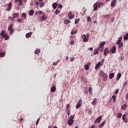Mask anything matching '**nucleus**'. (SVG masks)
<instances>
[{
  "mask_svg": "<svg viewBox=\"0 0 128 128\" xmlns=\"http://www.w3.org/2000/svg\"><path fill=\"white\" fill-rule=\"evenodd\" d=\"M88 38H90V35L88 34L86 36L84 34L82 36V38H83V42H88Z\"/></svg>",
  "mask_w": 128,
  "mask_h": 128,
  "instance_id": "nucleus-1",
  "label": "nucleus"
},
{
  "mask_svg": "<svg viewBox=\"0 0 128 128\" xmlns=\"http://www.w3.org/2000/svg\"><path fill=\"white\" fill-rule=\"evenodd\" d=\"M100 75L101 76H102L103 78H104V80H108V74L104 73V71L100 72Z\"/></svg>",
  "mask_w": 128,
  "mask_h": 128,
  "instance_id": "nucleus-2",
  "label": "nucleus"
},
{
  "mask_svg": "<svg viewBox=\"0 0 128 128\" xmlns=\"http://www.w3.org/2000/svg\"><path fill=\"white\" fill-rule=\"evenodd\" d=\"M116 46H112L110 50V52H112V54H116Z\"/></svg>",
  "mask_w": 128,
  "mask_h": 128,
  "instance_id": "nucleus-3",
  "label": "nucleus"
},
{
  "mask_svg": "<svg viewBox=\"0 0 128 128\" xmlns=\"http://www.w3.org/2000/svg\"><path fill=\"white\" fill-rule=\"evenodd\" d=\"M82 100H79L78 104L76 106V108H80L82 106Z\"/></svg>",
  "mask_w": 128,
  "mask_h": 128,
  "instance_id": "nucleus-4",
  "label": "nucleus"
},
{
  "mask_svg": "<svg viewBox=\"0 0 128 128\" xmlns=\"http://www.w3.org/2000/svg\"><path fill=\"white\" fill-rule=\"evenodd\" d=\"M100 120H102V116H100L98 118H97L95 120V124H99V122H100Z\"/></svg>",
  "mask_w": 128,
  "mask_h": 128,
  "instance_id": "nucleus-5",
  "label": "nucleus"
},
{
  "mask_svg": "<svg viewBox=\"0 0 128 128\" xmlns=\"http://www.w3.org/2000/svg\"><path fill=\"white\" fill-rule=\"evenodd\" d=\"M110 52V50H108V48H106L104 52V54L105 56H106L107 54H108Z\"/></svg>",
  "mask_w": 128,
  "mask_h": 128,
  "instance_id": "nucleus-6",
  "label": "nucleus"
},
{
  "mask_svg": "<svg viewBox=\"0 0 128 128\" xmlns=\"http://www.w3.org/2000/svg\"><path fill=\"white\" fill-rule=\"evenodd\" d=\"M116 0H112V2H111V8H114V6H116Z\"/></svg>",
  "mask_w": 128,
  "mask_h": 128,
  "instance_id": "nucleus-7",
  "label": "nucleus"
},
{
  "mask_svg": "<svg viewBox=\"0 0 128 128\" xmlns=\"http://www.w3.org/2000/svg\"><path fill=\"white\" fill-rule=\"evenodd\" d=\"M99 52H100V47H98L96 50H94V55L96 56V54H98Z\"/></svg>",
  "mask_w": 128,
  "mask_h": 128,
  "instance_id": "nucleus-8",
  "label": "nucleus"
},
{
  "mask_svg": "<svg viewBox=\"0 0 128 128\" xmlns=\"http://www.w3.org/2000/svg\"><path fill=\"white\" fill-rule=\"evenodd\" d=\"M106 44V42H101L100 44V48H104V45Z\"/></svg>",
  "mask_w": 128,
  "mask_h": 128,
  "instance_id": "nucleus-9",
  "label": "nucleus"
},
{
  "mask_svg": "<svg viewBox=\"0 0 128 128\" xmlns=\"http://www.w3.org/2000/svg\"><path fill=\"white\" fill-rule=\"evenodd\" d=\"M68 124H69V126H72V124H74V120L72 119H70L68 120Z\"/></svg>",
  "mask_w": 128,
  "mask_h": 128,
  "instance_id": "nucleus-10",
  "label": "nucleus"
},
{
  "mask_svg": "<svg viewBox=\"0 0 128 128\" xmlns=\"http://www.w3.org/2000/svg\"><path fill=\"white\" fill-rule=\"evenodd\" d=\"M100 64H102V62H98L96 66V70H98V68H100Z\"/></svg>",
  "mask_w": 128,
  "mask_h": 128,
  "instance_id": "nucleus-11",
  "label": "nucleus"
},
{
  "mask_svg": "<svg viewBox=\"0 0 128 128\" xmlns=\"http://www.w3.org/2000/svg\"><path fill=\"white\" fill-rule=\"evenodd\" d=\"M6 34V31L4 30H2L0 33V36L2 38L5 36Z\"/></svg>",
  "mask_w": 128,
  "mask_h": 128,
  "instance_id": "nucleus-12",
  "label": "nucleus"
},
{
  "mask_svg": "<svg viewBox=\"0 0 128 128\" xmlns=\"http://www.w3.org/2000/svg\"><path fill=\"white\" fill-rule=\"evenodd\" d=\"M32 32L27 33L26 35V38H30L32 36Z\"/></svg>",
  "mask_w": 128,
  "mask_h": 128,
  "instance_id": "nucleus-13",
  "label": "nucleus"
},
{
  "mask_svg": "<svg viewBox=\"0 0 128 128\" xmlns=\"http://www.w3.org/2000/svg\"><path fill=\"white\" fill-rule=\"evenodd\" d=\"M12 10V4L10 3L8 5V8L6 9L7 12H10Z\"/></svg>",
  "mask_w": 128,
  "mask_h": 128,
  "instance_id": "nucleus-14",
  "label": "nucleus"
},
{
  "mask_svg": "<svg viewBox=\"0 0 128 128\" xmlns=\"http://www.w3.org/2000/svg\"><path fill=\"white\" fill-rule=\"evenodd\" d=\"M114 73H110L109 74V78H110V80H112V78H114Z\"/></svg>",
  "mask_w": 128,
  "mask_h": 128,
  "instance_id": "nucleus-15",
  "label": "nucleus"
},
{
  "mask_svg": "<svg viewBox=\"0 0 128 128\" xmlns=\"http://www.w3.org/2000/svg\"><path fill=\"white\" fill-rule=\"evenodd\" d=\"M34 14V10H31L29 11V16H33Z\"/></svg>",
  "mask_w": 128,
  "mask_h": 128,
  "instance_id": "nucleus-16",
  "label": "nucleus"
},
{
  "mask_svg": "<svg viewBox=\"0 0 128 128\" xmlns=\"http://www.w3.org/2000/svg\"><path fill=\"white\" fill-rule=\"evenodd\" d=\"M52 6L54 10H56V8H58V4H56V2H54L52 4Z\"/></svg>",
  "mask_w": 128,
  "mask_h": 128,
  "instance_id": "nucleus-17",
  "label": "nucleus"
},
{
  "mask_svg": "<svg viewBox=\"0 0 128 128\" xmlns=\"http://www.w3.org/2000/svg\"><path fill=\"white\" fill-rule=\"evenodd\" d=\"M122 36L119 38V39L116 42V44H118L122 43Z\"/></svg>",
  "mask_w": 128,
  "mask_h": 128,
  "instance_id": "nucleus-18",
  "label": "nucleus"
},
{
  "mask_svg": "<svg viewBox=\"0 0 128 128\" xmlns=\"http://www.w3.org/2000/svg\"><path fill=\"white\" fill-rule=\"evenodd\" d=\"M20 16V14H18V13L16 12L14 14H12V16L14 18H18V16Z\"/></svg>",
  "mask_w": 128,
  "mask_h": 128,
  "instance_id": "nucleus-19",
  "label": "nucleus"
},
{
  "mask_svg": "<svg viewBox=\"0 0 128 128\" xmlns=\"http://www.w3.org/2000/svg\"><path fill=\"white\" fill-rule=\"evenodd\" d=\"M5 56H6V52H0V58H4Z\"/></svg>",
  "mask_w": 128,
  "mask_h": 128,
  "instance_id": "nucleus-20",
  "label": "nucleus"
},
{
  "mask_svg": "<svg viewBox=\"0 0 128 128\" xmlns=\"http://www.w3.org/2000/svg\"><path fill=\"white\" fill-rule=\"evenodd\" d=\"M93 6L94 10H98V4H94Z\"/></svg>",
  "mask_w": 128,
  "mask_h": 128,
  "instance_id": "nucleus-21",
  "label": "nucleus"
},
{
  "mask_svg": "<svg viewBox=\"0 0 128 128\" xmlns=\"http://www.w3.org/2000/svg\"><path fill=\"white\" fill-rule=\"evenodd\" d=\"M14 25H12V24H10L8 27V30H12L14 28Z\"/></svg>",
  "mask_w": 128,
  "mask_h": 128,
  "instance_id": "nucleus-22",
  "label": "nucleus"
},
{
  "mask_svg": "<svg viewBox=\"0 0 128 128\" xmlns=\"http://www.w3.org/2000/svg\"><path fill=\"white\" fill-rule=\"evenodd\" d=\"M120 76H122V73L119 72L118 73L117 75V78L116 79V80H118L119 78H120Z\"/></svg>",
  "mask_w": 128,
  "mask_h": 128,
  "instance_id": "nucleus-23",
  "label": "nucleus"
},
{
  "mask_svg": "<svg viewBox=\"0 0 128 128\" xmlns=\"http://www.w3.org/2000/svg\"><path fill=\"white\" fill-rule=\"evenodd\" d=\"M106 124V121H104L100 124L98 126L99 128H102L104 126V124Z\"/></svg>",
  "mask_w": 128,
  "mask_h": 128,
  "instance_id": "nucleus-24",
  "label": "nucleus"
},
{
  "mask_svg": "<svg viewBox=\"0 0 128 128\" xmlns=\"http://www.w3.org/2000/svg\"><path fill=\"white\" fill-rule=\"evenodd\" d=\"M5 38V40H10V36L8 34H6L5 36L3 37Z\"/></svg>",
  "mask_w": 128,
  "mask_h": 128,
  "instance_id": "nucleus-25",
  "label": "nucleus"
},
{
  "mask_svg": "<svg viewBox=\"0 0 128 128\" xmlns=\"http://www.w3.org/2000/svg\"><path fill=\"white\" fill-rule=\"evenodd\" d=\"M126 108H128V105L124 104V105L122 106L121 108H122V110H126Z\"/></svg>",
  "mask_w": 128,
  "mask_h": 128,
  "instance_id": "nucleus-26",
  "label": "nucleus"
},
{
  "mask_svg": "<svg viewBox=\"0 0 128 128\" xmlns=\"http://www.w3.org/2000/svg\"><path fill=\"white\" fill-rule=\"evenodd\" d=\"M118 44V48H122V46H124V43L122 42H121V43H119L118 44Z\"/></svg>",
  "mask_w": 128,
  "mask_h": 128,
  "instance_id": "nucleus-27",
  "label": "nucleus"
},
{
  "mask_svg": "<svg viewBox=\"0 0 128 128\" xmlns=\"http://www.w3.org/2000/svg\"><path fill=\"white\" fill-rule=\"evenodd\" d=\"M40 49H36L34 51V53L36 54H40Z\"/></svg>",
  "mask_w": 128,
  "mask_h": 128,
  "instance_id": "nucleus-28",
  "label": "nucleus"
},
{
  "mask_svg": "<svg viewBox=\"0 0 128 128\" xmlns=\"http://www.w3.org/2000/svg\"><path fill=\"white\" fill-rule=\"evenodd\" d=\"M92 106H96V99L94 98L92 102Z\"/></svg>",
  "mask_w": 128,
  "mask_h": 128,
  "instance_id": "nucleus-29",
  "label": "nucleus"
},
{
  "mask_svg": "<svg viewBox=\"0 0 128 128\" xmlns=\"http://www.w3.org/2000/svg\"><path fill=\"white\" fill-rule=\"evenodd\" d=\"M46 20V16H41V18H40L41 20Z\"/></svg>",
  "mask_w": 128,
  "mask_h": 128,
  "instance_id": "nucleus-30",
  "label": "nucleus"
},
{
  "mask_svg": "<svg viewBox=\"0 0 128 128\" xmlns=\"http://www.w3.org/2000/svg\"><path fill=\"white\" fill-rule=\"evenodd\" d=\"M14 29H11L10 30V34H14Z\"/></svg>",
  "mask_w": 128,
  "mask_h": 128,
  "instance_id": "nucleus-31",
  "label": "nucleus"
},
{
  "mask_svg": "<svg viewBox=\"0 0 128 128\" xmlns=\"http://www.w3.org/2000/svg\"><path fill=\"white\" fill-rule=\"evenodd\" d=\"M124 40H128V34H126V35H124Z\"/></svg>",
  "mask_w": 128,
  "mask_h": 128,
  "instance_id": "nucleus-32",
  "label": "nucleus"
},
{
  "mask_svg": "<svg viewBox=\"0 0 128 128\" xmlns=\"http://www.w3.org/2000/svg\"><path fill=\"white\" fill-rule=\"evenodd\" d=\"M51 92H56V87L55 86H52L51 88Z\"/></svg>",
  "mask_w": 128,
  "mask_h": 128,
  "instance_id": "nucleus-33",
  "label": "nucleus"
},
{
  "mask_svg": "<svg viewBox=\"0 0 128 128\" xmlns=\"http://www.w3.org/2000/svg\"><path fill=\"white\" fill-rule=\"evenodd\" d=\"M78 32V30H72L71 32V34H76Z\"/></svg>",
  "mask_w": 128,
  "mask_h": 128,
  "instance_id": "nucleus-34",
  "label": "nucleus"
},
{
  "mask_svg": "<svg viewBox=\"0 0 128 128\" xmlns=\"http://www.w3.org/2000/svg\"><path fill=\"white\" fill-rule=\"evenodd\" d=\"M116 96H112V98L114 100V102H116Z\"/></svg>",
  "mask_w": 128,
  "mask_h": 128,
  "instance_id": "nucleus-35",
  "label": "nucleus"
},
{
  "mask_svg": "<svg viewBox=\"0 0 128 128\" xmlns=\"http://www.w3.org/2000/svg\"><path fill=\"white\" fill-rule=\"evenodd\" d=\"M68 18L69 20H72V18H74V15L68 16Z\"/></svg>",
  "mask_w": 128,
  "mask_h": 128,
  "instance_id": "nucleus-36",
  "label": "nucleus"
},
{
  "mask_svg": "<svg viewBox=\"0 0 128 128\" xmlns=\"http://www.w3.org/2000/svg\"><path fill=\"white\" fill-rule=\"evenodd\" d=\"M64 24H70V20H66L64 21Z\"/></svg>",
  "mask_w": 128,
  "mask_h": 128,
  "instance_id": "nucleus-37",
  "label": "nucleus"
},
{
  "mask_svg": "<svg viewBox=\"0 0 128 128\" xmlns=\"http://www.w3.org/2000/svg\"><path fill=\"white\" fill-rule=\"evenodd\" d=\"M22 18H26V13H22Z\"/></svg>",
  "mask_w": 128,
  "mask_h": 128,
  "instance_id": "nucleus-38",
  "label": "nucleus"
},
{
  "mask_svg": "<svg viewBox=\"0 0 128 128\" xmlns=\"http://www.w3.org/2000/svg\"><path fill=\"white\" fill-rule=\"evenodd\" d=\"M44 6V2H41L40 6V8H42V6Z\"/></svg>",
  "mask_w": 128,
  "mask_h": 128,
  "instance_id": "nucleus-39",
  "label": "nucleus"
},
{
  "mask_svg": "<svg viewBox=\"0 0 128 128\" xmlns=\"http://www.w3.org/2000/svg\"><path fill=\"white\" fill-rule=\"evenodd\" d=\"M87 21L90 22L92 21V18L90 16L88 17Z\"/></svg>",
  "mask_w": 128,
  "mask_h": 128,
  "instance_id": "nucleus-40",
  "label": "nucleus"
},
{
  "mask_svg": "<svg viewBox=\"0 0 128 128\" xmlns=\"http://www.w3.org/2000/svg\"><path fill=\"white\" fill-rule=\"evenodd\" d=\"M84 68L86 70H88V68H90L88 65H86L84 66Z\"/></svg>",
  "mask_w": 128,
  "mask_h": 128,
  "instance_id": "nucleus-41",
  "label": "nucleus"
},
{
  "mask_svg": "<svg viewBox=\"0 0 128 128\" xmlns=\"http://www.w3.org/2000/svg\"><path fill=\"white\" fill-rule=\"evenodd\" d=\"M19 24H20L21 22H22V20L19 18L17 20Z\"/></svg>",
  "mask_w": 128,
  "mask_h": 128,
  "instance_id": "nucleus-42",
  "label": "nucleus"
},
{
  "mask_svg": "<svg viewBox=\"0 0 128 128\" xmlns=\"http://www.w3.org/2000/svg\"><path fill=\"white\" fill-rule=\"evenodd\" d=\"M122 114L121 113H119L118 114V118H122Z\"/></svg>",
  "mask_w": 128,
  "mask_h": 128,
  "instance_id": "nucleus-43",
  "label": "nucleus"
},
{
  "mask_svg": "<svg viewBox=\"0 0 128 128\" xmlns=\"http://www.w3.org/2000/svg\"><path fill=\"white\" fill-rule=\"evenodd\" d=\"M80 22V20H78V19H76L75 20V22H74V24H78V22Z\"/></svg>",
  "mask_w": 128,
  "mask_h": 128,
  "instance_id": "nucleus-44",
  "label": "nucleus"
},
{
  "mask_svg": "<svg viewBox=\"0 0 128 128\" xmlns=\"http://www.w3.org/2000/svg\"><path fill=\"white\" fill-rule=\"evenodd\" d=\"M55 14H60V10H56L55 12Z\"/></svg>",
  "mask_w": 128,
  "mask_h": 128,
  "instance_id": "nucleus-45",
  "label": "nucleus"
},
{
  "mask_svg": "<svg viewBox=\"0 0 128 128\" xmlns=\"http://www.w3.org/2000/svg\"><path fill=\"white\" fill-rule=\"evenodd\" d=\"M58 8H62V5L61 4H59L58 5Z\"/></svg>",
  "mask_w": 128,
  "mask_h": 128,
  "instance_id": "nucleus-46",
  "label": "nucleus"
},
{
  "mask_svg": "<svg viewBox=\"0 0 128 128\" xmlns=\"http://www.w3.org/2000/svg\"><path fill=\"white\" fill-rule=\"evenodd\" d=\"M74 60H76V58H74V57H73V58H72L70 59V62H74Z\"/></svg>",
  "mask_w": 128,
  "mask_h": 128,
  "instance_id": "nucleus-47",
  "label": "nucleus"
},
{
  "mask_svg": "<svg viewBox=\"0 0 128 128\" xmlns=\"http://www.w3.org/2000/svg\"><path fill=\"white\" fill-rule=\"evenodd\" d=\"M68 108H70V105H69V104H68L66 106V110H68Z\"/></svg>",
  "mask_w": 128,
  "mask_h": 128,
  "instance_id": "nucleus-48",
  "label": "nucleus"
},
{
  "mask_svg": "<svg viewBox=\"0 0 128 128\" xmlns=\"http://www.w3.org/2000/svg\"><path fill=\"white\" fill-rule=\"evenodd\" d=\"M23 4V3H22V1H20V2H18V5L20 6H22Z\"/></svg>",
  "mask_w": 128,
  "mask_h": 128,
  "instance_id": "nucleus-49",
  "label": "nucleus"
},
{
  "mask_svg": "<svg viewBox=\"0 0 128 128\" xmlns=\"http://www.w3.org/2000/svg\"><path fill=\"white\" fill-rule=\"evenodd\" d=\"M122 120H126V114H124L122 116Z\"/></svg>",
  "mask_w": 128,
  "mask_h": 128,
  "instance_id": "nucleus-50",
  "label": "nucleus"
},
{
  "mask_svg": "<svg viewBox=\"0 0 128 128\" xmlns=\"http://www.w3.org/2000/svg\"><path fill=\"white\" fill-rule=\"evenodd\" d=\"M118 89L116 90L114 92L115 94H118Z\"/></svg>",
  "mask_w": 128,
  "mask_h": 128,
  "instance_id": "nucleus-51",
  "label": "nucleus"
},
{
  "mask_svg": "<svg viewBox=\"0 0 128 128\" xmlns=\"http://www.w3.org/2000/svg\"><path fill=\"white\" fill-rule=\"evenodd\" d=\"M104 18H110V15L109 14L105 15Z\"/></svg>",
  "mask_w": 128,
  "mask_h": 128,
  "instance_id": "nucleus-52",
  "label": "nucleus"
},
{
  "mask_svg": "<svg viewBox=\"0 0 128 128\" xmlns=\"http://www.w3.org/2000/svg\"><path fill=\"white\" fill-rule=\"evenodd\" d=\"M92 87H90L89 88V92H92Z\"/></svg>",
  "mask_w": 128,
  "mask_h": 128,
  "instance_id": "nucleus-53",
  "label": "nucleus"
},
{
  "mask_svg": "<svg viewBox=\"0 0 128 128\" xmlns=\"http://www.w3.org/2000/svg\"><path fill=\"white\" fill-rule=\"evenodd\" d=\"M121 60H124V56H120Z\"/></svg>",
  "mask_w": 128,
  "mask_h": 128,
  "instance_id": "nucleus-54",
  "label": "nucleus"
},
{
  "mask_svg": "<svg viewBox=\"0 0 128 128\" xmlns=\"http://www.w3.org/2000/svg\"><path fill=\"white\" fill-rule=\"evenodd\" d=\"M40 118H38L36 121V126H38V122H40Z\"/></svg>",
  "mask_w": 128,
  "mask_h": 128,
  "instance_id": "nucleus-55",
  "label": "nucleus"
},
{
  "mask_svg": "<svg viewBox=\"0 0 128 128\" xmlns=\"http://www.w3.org/2000/svg\"><path fill=\"white\" fill-rule=\"evenodd\" d=\"M38 14L40 15V14H42V11H38Z\"/></svg>",
  "mask_w": 128,
  "mask_h": 128,
  "instance_id": "nucleus-56",
  "label": "nucleus"
},
{
  "mask_svg": "<svg viewBox=\"0 0 128 128\" xmlns=\"http://www.w3.org/2000/svg\"><path fill=\"white\" fill-rule=\"evenodd\" d=\"M9 20H14V18L12 17V16H10L9 17Z\"/></svg>",
  "mask_w": 128,
  "mask_h": 128,
  "instance_id": "nucleus-57",
  "label": "nucleus"
},
{
  "mask_svg": "<svg viewBox=\"0 0 128 128\" xmlns=\"http://www.w3.org/2000/svg\"><path fill=\"white\" fill-rule=\"evenodd\" d=\"M72 12H70L68 14V16H72Z\"/></svg>",
  "mask_w": 128,
  "mask_h": 128,
  "instance_id": "nucleus-58",
  "label": "nucleus"
},
{
  "mask_svg": "<svg viewBox=\"0 0 128 128\" xmlns=\"http://www.w3.org/2000/svg\"><path fill=\"white\" fill-rule=\"evenodd\" d=\"M127 83L126 82H124L123 84L124 86H126Z\"/></svg>",
  "mask_w": 128,
  "mask_h": 128,
  "instance_id": "nucleus-59",
  "label": "nucleus"
},
{
  "mask_svg": "<svg viewBox=\"0 0 128 128\" xmlns=\"http://www.w3.org/2000/svg\"><path fill=\"white\" fill-rule=\"evenodd\" d=\"M70 118H72V120L73 118H74V115H72V116H70Z\"/></svg>",
  "mask_w": 128,
  "mask_h": 128,
  "instance_id": "nucleus-60",
  "label": "nucleus"
},
{
  "mask_svg": "<svg viewBox=\"0 0 128 128\" xmlns=\"http://www.w3.org/2000/svg\"><path fill=\"white\" fill-rule=\"evenodd\" d=\"M36 6H38L40 4V2L38 1L36 2Z\"/></svg>",
  "mask_w": 128,
  "mask_h": 128,
  "instance_id": "nucleus-61",
  "label": "nucleus"
},
{
  "mask_svg": "<svg viewBox=\"0 0 128 128\" xmlns=\"http://www.w3.org/2000/svg\"><path fill=\"white\" fill-rule=\"evenodd\" d=\"M67 114L68 116H70V110H67Z\"/></svg>",
  "mask_w": 128,
  "mask_h": 128,
  "instance_id": "nucleus-62",
  "label": "nucleus"
},
{
  "mask_svg": "<svg viewBox=\"0 0 128 128\" xmlns=\"http://www.w3.org/2000/svg\"><path fill=\"white\" fill-rule=\"evenodd\" d=\"M126 98L128 100V94H126Z\"/></svg>",
  "mask_w": 128,
  "mask_h": 128,
  "instance_id": "nucleus-63",
  "label": "nucleus"
},
{
  "mask_svg": "<svg viewBox=\"0 0 128 128\" xmlns=\"http://www.w3.org/2000/svg\"><path fill=\"white\" fill-rule=\"evenodd\" d=\"M90 128H94V126L92 125V126H90Z\"/></svg>",
  "mask_w": 128,
  "mask_h": 128,
  "instance_id": "nucleus-64",
  "label": "nucleus"
}]
</instances>
